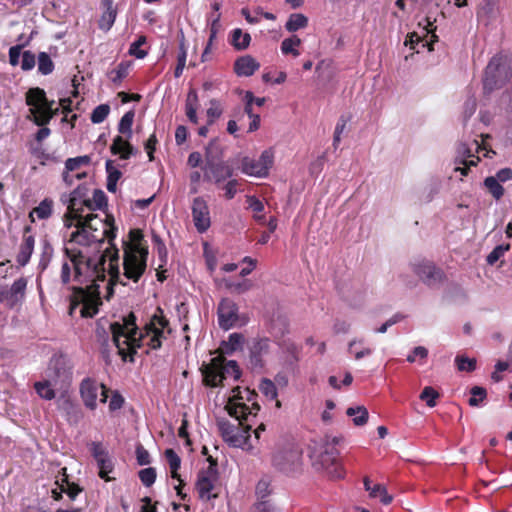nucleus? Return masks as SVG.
Returning a JSON list of instances; mask_svg holds the SVG:
<instances>
[{
	"mask_svg": "<svg viewBox=\"0 0 512 512\" xmlns=\"http://www.w3.org/2000/svg\"><path fill=\"white\" fill-rule=\"evenodd\" d=\"M65 253L74 267V279L82 282L80 279L85 276L87 281L92 284L83 287H72L70 296L69 313L82 305L80 314L83 318H92L98 313L99 306L102 304L100 298L99 285L97 282H103L106 279V273L109 274L107 285V294L105 298L109 300L114 295V286L126 285L120 279L119 270V250L114 246L101 253L97 259L86 256L83 251L78 249H65Z\"/></svg>",
	"mask_w": 512,
	"mask_h": 512,
	"instance_id": "f257e3e1",
	"label": "nucleus"
},
{
	"mask_svg": "<svg viewBox=\"0 0 512 512\" xmlns=\"http://www.w3.org/2000/svg\"><path fill=\"white\" fill-rule=\"evenodd\" d=\"M136 319L135 314L130 312L123 317V322L110 324L112 340L118 349L117 352H136L137 349L145 346L158 349L161 347L165 331L167 330L168 333L171 331L169 321L160 307H157L149 322L141 330L136 324Z\"/></svg>",
	"mask_w": 512,
	"mask_h": 512,
	"instance_id": "f03ea898",
	"label": "nucleus"
},
{
	"mask_svg": "<svg viewBox=\"0 0 512 512\" xmlns=\"http://www.w3.org/2000/svg\"><path fill=\"white\" fill-rule=\"evenodd\" d=\"M26 104L30 106L33 122L41 127L35 135L36 141L41 142L50 135L51 130L46 125L57 114L58 109H53L54 101L48 100L45 91L39 87L27 91Z\"/></svg>",
	"mask_w": 512,
	"mask_h": 512,
	"instance_id": "7ed1b4c3",
	"label": "nucleus"
},
{
	"mask_svg": "<svg viewBox=\"0 0 512 512\" xmlns=\"http://www.w3.org/2000/svg\"><path fill=\"white\" fill-rule=\"evenodd\" d=\"M203 179L219 186L233 176V168L222 159V149L217 140L209 142L205 149Z\"/></svg>",
	"mask_w": 512,
	"mask_h": 512,
	"instance_id": "20e7f679",
	"label": "nucleus"
},
{
	"mask_svg": "<svg viewBox=\"0 0 512 512\" xmlns=\"http://www.w3.org/2000/svg\"><path fill=\"white\" fill-rule=\"evenodd\" d=\"M200 371L203 376V384L208 387H218L228 377L238 380L241 376L240 368L236 361H227L224 354H218L209 363H203Z\"/></svg>",
	"mask_w": 512,
	"mask_h": 512,
	"instance_id": "39448f33",
	"label": "nucleus"
},
{
	"mask_svg": "<svg viewBox=\"0 0 512 512\" xmlns=\"http://www.w3.org/2000/svg\"><path fill=\"white\" fill-rule=\"evenodd\" d=\"M512 77V58L496 54L485 68L483 92L490 95L494 90L502 88Z\"/></svg>",
	"mask_w": 512,
	"mask_h": 512,
	"instance_id": "423d86ee",
	"label": "nucleus"
},
{
	"mask_svg": "<svg viewBox=\"0 0 512 512\" xmlns=\"http://www.w3.org/2000/svg\"><path fill=\"white\" fill-rule=\"evenodd\" d=\"M338 456L336 447L331 446L328 441L321 443L312 455L313 465L317 470H323L331 479H340L344 476V471L338 462Z\"/></svg>",
	"mask_w": 512,
	"mask_h": 512,
	"instance_id": "0eeeda50",
	"label": "nucleus"
},
{
	"mask_svg": "<svg viewBox=\"0 0 512 512\" xmlns=\"http://www.w3.org/2000/svg\"><path fill=\"white\" fill-rule=\"evenodd\" d=\"M116 227H106V228H97V230H90V229H76L71 234L70 242H74L76 244L82 245V246H90L93 243H96L98 245H101L104 243V241L107 239L110 246L107 247L102 253H104L107 249L111 247L117 248L112 241L116 237Z\"/></svg>",
	"mask_w": 512,
	"mask_h": 512,
	"instance_id": "6e6552de",
	"label": "nucleus"
},
{
	"mask_svg": "<svg viewBox=\"0 0 512 512\" xmlns=\"http://www.w3.org/2000/svg\"><path fill=\"white\" fill-rule=\"evenodd\" d=\"M147 257L148 250L141 252L136 246L132 249H124V276L133 282H138L146 271Z\"/></svg>",
	"mask_w": 512,
	"mask_h": 512,
	"instance_id": "1a4fd4ad",
	"label": "nucleus"
},
{
	"mask_svg": "<svg viewBox=\"0 0 512 512\" xmlns=\"http://www.w3.org/2000/svg\"><path fill=\"white\" fill-rule=\"evenodd\" d=\"M89 188L82 184L75 188L68 199L67 212L64 215V224L67 228L73 225L75 217H81L84 208L89 206L90 198L88 196Z\"/></svg>",
	"mask_w": 512,
	"mask_h": 512,
	"instance_id": "9d476101",
	"label": "nucleus"
},
{
	"mask_svg": "<svg viewBox=\"0 0 512 512\" xmlns=\"http://www.w3.org/2000/svg\"><path fill=\"white\" fill-rule=\"evenodd\" d=\"M273 162V152L271 150H264L259 159L244 157L241 162V170L246 175L263 178L268 175Z\"/></svg>",
	"mask_w": 512,
	"mask_h": 512,
	"instance_id": "9b49d317",
	"label": "nucleus"
},
{
	"mask_svg": "<svg viewBox=\"0 0 512 512\" xmlns=\"http://www.w3.org/2000/svg\"><path fill=\"white\" fill-rule=\"evenodd\" d=\"M273 466L281 472L291 473L298 470L302 463V451L298 447H288L276 452Z\"/></svg>",
	"mask_w": 512,
	"mask_h": 512,
	"instance_id": "f8f14e48",
	"label": "nucleus"
},
{
	"mask_svg": "<svg viewBox=\"0 0 512 512\" xmlns=\"http://www.w3.org/2000/svg\"><path fill=\"white\" fill-rule=\"evenodd\" d=\"M225 409L231 417L239 421V425L244 429V433H247L252 426L250 424H246V422L249 420V417L256 416L257 411L260 410V405L253 402L252 407L250 408L245 403H237L230 400L225 406Z\"/></svg>",
	"mask_w": 512,
	"mask_h": 512,
	"instance_id": "ddd939ff",
	"label": "nucleus"
},
{
	"mask_svg": "<svg viewBox=\"0 0 512 512\" xmlns=\"http://www.w3.org/2000/svg\"><path fill=\"white\" fill-rule=\"evenodd\" d=\"M219 326L224 330L234 327L239 321L238 305L230 298H223L217 309Z\"/></svg>",
	"mask_w": 512,
	"mask_h": 512,
	"instance_id": "4468645a",
	"label": "nucleus"
},
{
	"mask_svg": "<svg viewBox=\"0 0 512 512\" xmlns=\"http://www.w3.org/2000/svg\"><path fill=\"white\" fill-rule=\"evenodd\" d=\"M49 376L55 381L69 383L72 378V365L66 354H54L49 362Z\"/></svg>",
	"mask_w": 512,
	"mask_h": 512,
	"instance_id": "2eb2a0df",
	"label": "nucleus"
},
{
	"mask_svg": "<svg viewBox=\"0 0 512 512\" xmlns=\"http://www.w3.org/2000/svg\"><path fill=\"white\" fill-rule=\"evenodd\" d=\"M191 209L196 230L199 233L206 232L211 225L210 211L206 200L200 196L194 198Z\"/></svg>",
	"mask_w": 512,
	"mask_h": 512,
	"instance_id": "dca6fc26",
	"label": "nucleus"
},
{
	"mask_svg": "<svg viewBox=\"0 0 512 512\" xmlns=\"http://www.w3.org/2000/svg\"><path fill=\"white\" fill-rule=\"evenodd\" d=\"M74 221L76 223L74 226L76 229H90V230H97V228H106V227H116L114 225V217L112 215H106L105 219H101L98 217L97 214H94L93 212H90L86 215L81 213V217H75Z\"/></svg>",
	"mask_w": 512,
	"mask_h": 512,
	"instance_id": "f3484780",
	"label": "nucleus"
},
{
	"mask_svg": "<svg viewBox=\"0 0 512 512\" xmlns=\"http://www.w3.org/2000/svg\"><path fill=\"white\" fill-rule=\"evenodd\" d=\"M27 287V279L20 277L15 280L10 289L5 287L6 306L9 309L14 308L24 299Z\"/></svg>",
	"mask_w": 512,
	"mask_h": 512,
	"instance_id": "a211bd4d",
	"label": "nucleus"
},
{
	"mask_svg": "<svg viewBox=\"0 0 512 512\" xmlns=\"http://www.w3.org/2000/svg\"><path fill=\"white\" fill-rule=\"evenodd\" d=\"M98 388V383L91 378L84 379L80 384L81 398L84 405L91 410H94L97 406Z\"/></svg>",
	"mask_w": 512,
	"mask_h": 512,
	"instance_id": "6ab92c4d",
	"label": "nucleus"
},
{
	"mask_svg": "<svg viewBox=\"0 0 512 512\" xmlns=\"http://www.w3.org/2000/svg\"><path fill=\"white\" fill-rule=\"evenodd\" d=\"M260 68V63L250 55L237 58L234 62V72L239 77L252 76Z\"/></svg>",
	"mask_w": 512,
	"mask_h": 512,
	"instance_id": "aec40b11",
	"label": "nucleus"
},
{
	"mask_svg": "<svg viewBox=\"0 0 512 512\" xmlns=\"http://www.w3.org/2000/svg\"><path fill=\"white\" fill-rule=\"evenodd\" d=\"M31 232L30 226H25L24 233H23V241L20 245V250L17 255V262L21 266H25L33 253L34 245H35V238L33 235H30Z\"/></svg>",
	"mask_w": 512,
	"mask_h": 512,
	"instance_id": "412c9836",
	"label": "nucleus"
},
{
	"mask_svg": "<svg viewBox=\"0 0 512 512\" xmlns=\"http://www.w3.org/2000/svg\"><path fill=\"white\" fill-rule=\"evenodd\" d=\"M416 273L421 277L428 285L440 282L443 279V272L441 269L435 267L431 263H423L418 265Z\"/></svg>",
	"mask_w": 512,
	"mask_h": 512,
	"instance_id": "4be33fe9",
	"label": "nucleus"
},
{
	"mask_svg": "<svg viewBox=\"0 0 512 512\" xmlns=\"http://www.w3.org/2000/svg\"><path fill=\"white\" fill-rule=\"evenodd\" d=\"M91 158L88 155L78 156L75 158H68L65 162V171L63 172V181L68 184H73L72 172L78 170L82 165H88Z\"/></svg>",
	"mask_w": 512,
	"mask_h": 512,
	"instance_id": "5701e85b",
	"label": "nucleus"
},
{
	"mask_svg": "<svg viewBox=\"0 0 512 512\" xmlns=\"http://www.w3.org/2000/svg\"><path fill=\"white\" fill-rule=\"evenodd\" d=\"M110 151L113 155L119 154L121 159L127 160L133 154V146L122 136L118 135L113 139Z\"/></svg>",
	"mask_w": 512,
	"mask_h": 512,
	"instance_id": "b1692460",
	"label": "nucleus"
},
{
	"mask_svg": "<svg viewBox=\"0 0 512 512\" xmlns=\"http://www.w3.org/2000/svg\"><path fill=\"white\" fill-rule=\"evenodd\" d=\"M243 344L244 336L241 333H232L228 341H223V346L208 352H238L243 350Z\"/></svg>",
	"mask_w": 512,
	"mask_h": 512,
	"instance_id": "393cba45",
	"label": "nucleus"
},
{
	"mask_svg": "<svg viewBox=\"0 0 512 512\" xmlns=\"http://www.w3.org/2000/svg\"><path fill=\"white\" fill-rule=\"evenodd\" d=\"M245 100V106H244V112L248 115V117L251 119V122L249 124L248 132H254L259 129L260 127V115L255 114L253 112V101H254V94L251 91H247L244 96Z\"/></svg>",
	"mask_w": 512,
	"mask_h": 512,
	"instance_id": "a878e982",
	"label": "nucleus"
},
{
	"mask_svg": "<svg viewBox=\"0 0 512 512\" xmlns=\"http://www.w3.org/2000/svg\"><path fill=\"white\" fill-rule=\"evenodd\" d=\"M214 482L215 481L213 479H208L206 476H198L196 489L200 499L209 501L217 497V494L212 493V490L214 489Z\"/></svg>",
	"mask_w": 512,
	"mask_h": 512,
	"instance_id": "bb28decb",
	"label": "nucleus"
},
{
	"mask_svg": "<svg viewBox=\"0 0 512 512\" xmlns=\"http://www.w3.org/2000/svg\"><path fill=\"white\" fill-rule=\"evenodd\" d=\"M105 167L107 172V190L111 193H115L117 190V182L121 178L122 172L114 166L112 160H107Z\"/></svg>",
	"mask_w": 512,
	"mask_h": 512,
	"instance_id": "cd10ccee",
	"label": "nucleus"
},
{
	"mask_svg": "<svg viewBox=\"0 0 512 512\" xmlns=\"http://www.w3.org/2000/svg\"><path fill=\"white\" fill-rule=\"evenodd\" d=\"M251 36L249 33H243L240 28H236L231 32L230 44L238 51L245 50L249 47Z\"/></svg>",
	"mask_w": 512,
	"mask_h": 512,
	"instance_id": "c85d7f7f",
	"label": "nucleus"
},
{
	"mask_svg": "<svg viewBox=\"0 0 512 512\" xmlns=\"http://www.w3.org/2000/svg\"><path fill=\"white\" fill-rule=\"evenodd\" d=\"M197 107H198L197 92L195 90H190L187 95V99H186L185 112H186L187 118L193 124L198 123Z\"/></svg>",
	"mask_w": 512,
	"mask_h": 512,
	"instance_id": "c756f323",
	"label": "nucleus"
},
{
	"mask_svg": "<svg viewBox=\"0 0 512 512\" xmlns=\"http://www.w3.org/2000/svg\"><path fill=\"white\" fill-rule=\"evenodd\" d=\"M52 208L53 201L49 198H45L30 212L29 217L32 222H34V215L39 219H48L52 214Z\"/></svg>",
	"mask_w": 512,
	"mask_h": 512,
	"instance_id": "7c9ffc66",
	"label": "nucleus"
},
{
	"mask_svg": "<svg viewBox=\"0 0 512 512\" xmlns=\"http://www.w3.org/2000/svg\"><path fill=\"white\" fill-rule=\"evenodd\" d=\"M308 25V18L302 13H293L289 16L285 28L288 32H296L300 29L306 28Z\"/></svg>",
	"mask_w": 512,
	"mask_h": 512,
	"instance_id": "2f4dec72",
	"label": "nucleus"
},
{
	"mask_svg": "<svg viewBox=\"0 0 512 512\" xmlns=\"http://www.w3.org/2000/svg\"><path fill=\"white\" fill-rule=\"evenodd\" d=\"M346 414L348 416L357 415L356 417L353 418V423L356 426H363V425H365L367 423V421H368V418H369L368 410L364 406L349 407L346 410Z\"/></svg>",
	"mask_w": 512,
	"mask_h": 512,
	"instance_id": "473e14b6",
	"label": "nucleus"
},
{
	"mask_svg": "<svg viewBox=\"0 0 512 512\" xmlns=\"http://www.w3.org/2000/svg\"><path fill=\"white\" fill-rule=\"evenodd\" d=\"M301 43V39L296 35L286 38L281 43V51L284 55L292 54L294 57H297L300 55V52L296 47L300 46Z\"/></svg>",
	"mask_w": 512,
	"mask_h": 512,
	"instance_id": "72a5a7b5",
	"label": "nucleus"
},
{
	"mask_svg": "<svg viewBox=\"0 0 512 512\" xmlns=\"http://www.w3.org/2000/svg\"><path fill=\"white\" fill-rule=\"evenodd\" d=\"M89 204L90 205L86 206V208L91 212L102 210L107 207V196L102 190L96 189L94 190L92 199L90 198Z\"/></svg>",
	"mask_w": 512,
	"mask_h": 512,
	"instance_id": "f704fd0d",
	"label": "nucleus"
},
{
	"mask_svg": "<svg viewBox=\"0 0 512 512\" xmlns=\"http://www.w3.org/2000/svg\"><path fill=\"white\" fill-rule=\"evenodd\" d=\"M38 72L42 75H49L54 71L55 65L50 55L46 52L38 54Z\"/></svg>",
	"mask_w": 512,
	"mask_h": 512,
	"instance_id": "c9c22d12",
	"label": "nucleus"
},
{
	"mask_svg": "<svg viewBox=\"0 0 512 512\" xmlns=\"http://www.w3.org/2000/svg\"><path fill=\"white\" fill-rule=\"evenodd\" d=\"M165 457L171 469V477L180 480V475L178 474V469L180 468L181 465L180 457L173 449H167L165 451Z\"/></svg>",
	"mask_w": 512,
	"mask_h": 512,
	"instance_id": "e433bc0d",
	"label": "nucleus"
},
{
	"mask_svg": "<svg viewBox=\"0 0 512 512\" xmlns=\"http://www.w3.org/2000/svg\"><path fill=\"white\" fill-rule=\"evenodd\" d=\"M484 185L488 189L489 193L496 199L499 200L504 195V188L499 183V181L493 177L489 176L484 180Z\"/></svg>",
	"mask_w": 512,
	"mask_h": 512,
	"instance_id": "4c0bfd02",
	"label": "nucleus"
},
{
	"mask_svg": "<svg viewBox=\"0 0 512 512\" xmlns=\"http://www.w3.org/2000/svg\"><path fill=\"white\" fill-rule=\"evenodd\" d=\"M246 202L248 203L249 208H251L255 213V220L261 224H264L265 216L260 214L264 211V204L256 196H247Z\"/></svg>",
	"mask_w": 512,
	"mask_h": 512,
	"instance_id": "58836bf2",
	"label": "nucleus"
},
{
	"mask_svg": "<svg viewBox=\"0 0 512 512\" xmlns=\"http://www.w3.org/2000/svg\"><path fill=\"white\" fill-rule=\"evenodd\" d=\"M134 120V112H126L118 124V131L121 134L127 135L128 138L132 136V125Z\"/></svg>",
	"mask_w": 512,
	"mask_h": 512,
	"instance_id": "ea45409f",
	"label": "nucleus"
},
{
	"mask_svg": "<svg viewBox=\"0 0 512 512\" xmlns=\"http://www.w3.org/2000/svg\"><path fill=\"white\" fill-rule=\"evenodd\" d=\"M130 242L124 243V249H132L135 246L143 252L144 250H148L147 247L141 246V241L143 240V233L140 229H132L129 232Z\"/></svg>",
	"mask_w": 512,
	"mask_h": 512,
	"instance_id": "a19ab883",
	"label": "nucleus"
},
{
	"mask_svg": "<svg viewBox=\"0 0 512 512\" xmlns=\"http://www.w3.org/2000/svg\"><path fill=\"white\" fill-rule=\"evenodd\" d=\"M34 388L37 394L45 400H52L55 398V391L51 387V383L48 380L43 382H36Z\"/></svg>",
	"mask_w": 512,
	"mask_h": 512,
	"instance_id": "79ce46f5",
	"label": "nucleus"
},
{
	"mask_svg": "<svg viewBox=\"0 0 512 512\" xmlns=\"http://www.w3.org/2000/svg\"><path fill=\"white\" fill-rule=\"evenodd\" d=\"M369 495L372 498H379L384 505L390 504L393 500L392 495L388 494L386 487L381 484H375Z\"/></svg>",
	"mask_w": 512,
	"mask_h": 512,
	"instance_id": "37998d69",
	"label": "nucleus"
},
{
	"mask_svg": "<svg viewBox=\"0 0 512 512\" xmlns=\"http://www.w3.org/2000/svg\"><path fill=\"white\" fill-rule=\"evenodd\" d=\"M129 65L126 62H121L115 69H112L108 76L110 80L115 84H120L122 80L128 75Z\"/></svg>",
	"mask_w": 512,
	"mask_h": 512,
	"instance_id": "c03bdc74",
	"label": "nucleus"
},
{
	"mask_svg": "<svg viewBox=\"0 0 512 512\" xmlns=\"http://www.w3.org/2000/svg\"><path fill=\"white\" fill-rule=\"evenodd\" d=\"M96 462L99 468V477L105 481H110L108 474L113 470V463L109 457V454L106 455V457L97 459Z\"/></svg>",
	"mask_w": 512,
	"mask_h": 512,
	"instance_id": "a18cd8bd",
	"label": "nucleus"
},
{
	"mask_svg": "<svg viewBox=\"0 0 512 512\" xmlns=\"http://www.w3.org/2000/svg\"><path fill=\"white\" fill-rule=\"evenodd\" d=\"M259 390L261 391V393L264 396H266L270 400H274L277 398V395H278L277 388H276L274 382H272L268 378H263L261 380V383L259 385Z\"/></svg>",
	"mask_w": 512,
	"mask_h": 512,
	"instance_id": "49530a36",
	"label": "nucleus"
},
{
	"mask_svg": "<svg viewBox=\"0 0 512 512\" xmlns=\"http://www.w3.org/2000/svg\"><path fill=\"white\" fill-rule=\"evenodd\" d=\"M470 393L472 397L469 399L468 403L473 407L479 406L487 397L486 389L480 386L472 387Z\"/></svg>",
	"mask_w": 512,
	"mask_h": 512,
	"instance_id": "de8ad7c7",
	"label": "nucleus"
},
{
	"mask_svg": "<svg viewBox=\"0 0 512 512\" xmlns=\"http://www.w3.org/2000/svg\"><path fill=\"white\" fill-rule=\"evenodd\" d=\"M420 399L422 401L426 402V405L428 407H435L436 406V399L440 397V394L431 386H426L421 394Z\"/></svg>",
	"mask_w": 512,
	"mask_h": 512,
	"instance_id": "09e8293b",
	"label": "nucleus"
},
{
	"mask_svg": "<svg viewBox=\"0 0 512 512\" xmlns=\"http://www.w3.org/2000/svg\"><path fill=\"white\" fill-rule=\"evenodd\" d=\"M110 107L107 104L98 105L91 113V121L94 124L102 123L109 115Z\"/></svg>",
	"mask_w": 512,
	"mask_h": 512,
	"instance_id": "8fccbe9b",
	"label": "nucleus"
},
{
	"mask_svg": "<svg viewBox=\"0 0 512 512\" xmlns=\"http://www.w3.org/2000/svg\"><path fill=\"white\" fill-rule=\"evenodd\" d=\"M455 363L459 371L472 372L476 369V359L469 358L466 356H457L455 359Z\"/></svg>",
	"mask_w": 512,
	"mask_h": 512,
	"instance_id": "3c124183",
	"label": "nucleus"
},
{
	"mask_svg": "<svg viewBox=\"0 0 512 512\" xmlns=\"http://www.w3.org/2000/svg\"><path fill=\"white\" fill-rule=\"evenodd\" d=\"M146 43V37L140 36L136 41H134L129 48V54L136 57L137 59H143L147 55V51L141 49V46Z\"/></svg>",
	"mask_w": 512,
	"mask_h": 512,
	"instance_id": "603ef678",
	"label": "nucleus"
},
{
	"mask_svg": "<svg viewBox=\"0 0 512 512\" xmlns=\"http://www.w3.org/2000/svg\"><path fill=\"white\" fill-rule=\"evenodd\" d=\"M217 424L223 440L228 442L236 433L235 426L225 419L219 420Z\"/></svg>",
	"mask_w": 512,
	"mask_h": 512,
	"instance_id": "864d4df0",
	"label": "nucleus"
},
{
	"mask_svg": "<svg viewBox=\"0 0 512 512\" xmlns=\"http://www.w3.org/2000/svg\"><path fill=\"white\" fill-rule=\"evenodd\" d=\"M510 249V244H501L496 246L487 256L486 261L489 265H494Z\"/></svg>",
	"mask_w": 512,
	"mask_h": 512,
	"instance_id": "5fc2aeb1",
	"label": "nucleus"
},
{
	"mask_svg": "<svg viewBox=\"0 0 512 512\" xmlns=\"http://www.w3.org/2000/svg\"><path fill=\"white\" fill-rule=\"evenodd\" d=\"M138 476L144 486L150 487L156 480V470L153 467H148L140 470Z\"/></svg>",
	"mask_w": 512,
	"mask_h": 512,
	"instance_id": "6e6d98bb",
	"label": "nucleus"
},
{
	"mask_svg": "<svg viewBox=\"0 0 512 512\" xmlns=\"http://www.w3.org/2000/svg\"><path fill=\"white\" fill-rule=\"evenodd\" d=\"M250 352H265L270 349V340L268 338H253L248 344Z\"/></svg>",
	"mask_w": 512,
	"mask_h": 512,
	"instance_id": "4d7b16f0",
	"label": "nucleus"
},
{
	"mask_svg": "<svg viewBox=\"0 0 512 512\" xmlns=\"http://www.w3.org/2000/svg\"><path fill=\"white\" fill-rule=\"evenodd\" d=\"M36 57L33 52L26 50L22 53L21 69L23 71H30L35 67Z\"/></svg>",
	"mask_w": 512,
	"mask_h": 512,
	"instance_id": "13d9d810",
	"label": "nucleus"
},
{
	"mask_svg": "<svg viewBox=\"0 0 512 512\" xmlns=\"http://www.w3.org/2000/svg\"><path fill=\"white\" fill-rule=\"evenodd\" d=\"M28 44H29V39L23 44H18V45L10 47L8 55H9V62L12 66L18 65L19 58L21 56V51Z\"/></svg>",
	"mask_w": 512,
	"mask_h": 512,
	"instance_id": "bf43d9fd",
	"label": "nucleus"
},
{
	"mask_svg": "<svg viewBox=\"0 0 512 512\" xmlns=\"http://www.w3.org/2000/svg\"><path fill=\"white\" fill-rule=\"evenodd\" d=\"M211 107L207 109L208 125L214 123L222 114V109L216 100H211Z\"/></svg>",
	"mask_w": 512,
	"mask_h": 512,
	"instance_id": "052dcab7",
	"label": "nucleus"
},
{
	"mask_svg": "<svg viewBox=\"0 0 512 512\" xmlns=\"http://www.w3.org/2000/svg\"><path fill=\"white\" fill-rule=\"evenodd\" d=\"M136 459L137 463L141 466L150 464V454L149 452L141 445L138 444L136 446Z\"/></svg>",
	"mask_w": 512,
	"mask_h": 512,
	"instance_id": "680f3d73",
	"label": "nucleus"
},
{
	"mask_svg": "<svg viewBox=\"0 0 512 512\" xmlns=\"http://www.w3.org/2000/svg\"><path fill=\"white\" fill-rule=\"evenodd\" d=\"M239 185L238 180L230 179L222 188L225 191V198L231 200L237 193V186Z\"/></svg>",
	"mask_w": 512,
	"mask_h": 512,
	"instance_id": "e2e57ef3",
	"label": "nucleus"
},
{
	"mask_svg": "<svg viewBox=\"0 0 512 512\" xmlns=\"http://www.w3.org/2000/svg\"><path fill=\"white\" fill-rule=\"evenodd\" d=\"M249 437V435H245L243 433H235L232 438H229L227 443L233 447L244 448L247 445Z\"/></svg>",
	"mask_w": 512,
	"mask_h": 512,
	"instance_id": "0e129e2a",
	"label": "nucleus"
},
{
	"mask_svg": "<svg viewBox=\"0 0 512 512\" xmlns=\"http://www.w3.org/2000/svg\"><path fill=\"white\" fill-rule=\"evenodd\" d=\"M158 143L157 137L155 134H151L147 141L145 142V150L149 157V161L154 160V152L156 150V145Z\"/></svg>",
	"mask_w": 512,
	"mask_h": 512,
	"instance_id": "69168bd1",
	"label": "nucleus"
},
{
	"mask_svg": "<svg viewBox=\"0 0 512 512\" xmlns=\"http://www.w3.org/2000/svg\"><path fill=\"white\" fill-rule=\"evenodd\" d=\"M255 512H281L270 501L262 500L254 506Z\"/></svg>",
	"mask_w": 512,
	"mask_h": 512,
	"instance_id": "338daca9",
	"label": "nucleus"
},
{
	"mask_svg": "<svg viewBox=\"0 0 512 512\" xmlns=\"http://www.w3.org/2000/svg\"><path fill=\"white\" fill-rule=\"evenodd\" d=\"M90 446L91 454L95 460L102 457H106V455H108L107 450L103 447V445L100 442H92Z\"/></svg>",
	"mask_w": 512,
	"mask_h": 512,
	"instance_id": "774afa93",
	"label": "nucleus"
}]
</instances>
